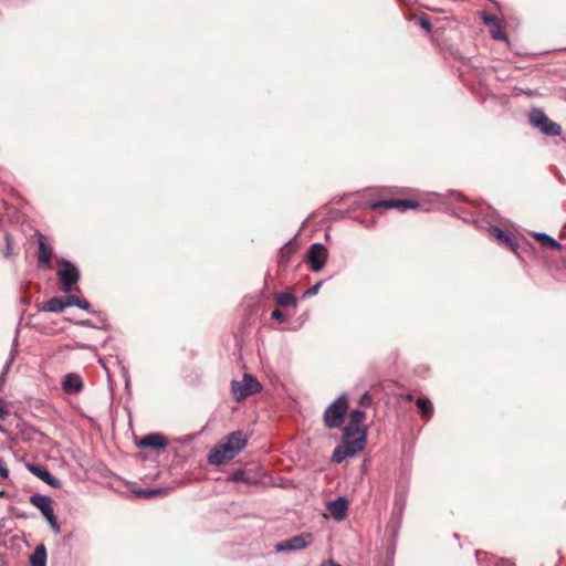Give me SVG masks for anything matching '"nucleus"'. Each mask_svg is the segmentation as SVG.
<instances>
[{"instance_id":"f257e3e1","label":"nucleus","mask_w":566,"mask_h":566,"mask_svg":"<svg viewBox=\"0 0 566 566\" xmlns=\"http://www.w3.org/2000/svg\"><path fill=\"white\" fill-rule=\"evenodd\" d=\"M348 409V400L345 395L339 396L324 412V423L327 428H339L344 422Z\"/></svg>"},{"instance_id":"f03ea898","label":"nucleus","mask_w":566,"mask_h":566,"mask_svg":"<svg viewBox=\"0 0 566 566\" xmlns=\"http://www.w3.org/2000/svg\"><path fill=\"white\" fill-rule=\"evenodd\" d=\"M259 380L250 374H244L241 381L232 380L231 392L237 401L254 395L261 390Z\"/></svg>"},{"instance_id":"7ed1b4c3","label":"nucleus","mask_w":566,"mask_h":566,"mask_svg":"<svg viewBox=\"0 0 566 566\" xmlns=\"http://www.w3.org/2000/svg\"><path fill=\"white\" fill-rule=\"evenodd\" d=\"M366 418V413L361 410H354L349 415V421L344 429V434L355 440L361 439L363 443H366L367 429L363 424Z\"/></svg>"},{"instance_id":"20e7f679","label":"nucleus","mask_w":566,"mask_h":566,"mask_svg":"<svg viewBox=\"0 0 566 566\" xmlns=\"http://www.w3.org/2000/svg\"><path fill=\"white\" fill-rule=\"evenodd\" d=\"M530 123L547 136H558L562 132L560 126L557 123L552 122L539 108L531 111Z\"/></svg>"},{"instance_id":"39448f33","label":"nucleus","mask_w":566,"mask_h":566,"mask_svg":"<svg viewBox=\"0 0 566 566\" xmlns=\"http://www.w3.org/2000/svg\"><path fill=\"white\" fill-rule=\"evenodd\" d=\"M365 448L361 439L355 440L350 437L343 434V444L337 447L333 452V461L336 463L343 462L347 457H355L360 453Z\"/></svg>"},{"instance_id":"423d86ee","label":"nucleus","mask_w":566,"mask_h":566,"mask_svg":"<svg viewBox=\"0 0 566 566\" xmlns=\"http://www.w3.org/2000/svg\"><path fill=\"white\" fill-rule=\"evenodd\" d=\"M30 503L32 505H34L36 509H39L41 511V513L43 514V516L49 522V524L51 525V527L55 532H59L60 528H59V525H57L56 517L54 515L52 500L49 496H46V495L33 494L30 497Z\"/></svg>"},{"instance_id":"0eeeda50","label":"nucleus","mask_w":566,"mask_h":566,"mask_svg":"<svg viewBox=\"0 0 566 566\" xmlns=\"http://www.w3.org/2000/svg\"><path fill=\"white\" fill-rule=\"evenodd\" d=\"M57 275L65 293L72 291V285L76 284L80 279L78 270L67 261L59 262Z\"/></svg>"},{"instance_id":"6e6552de","label":"nucleus","mask_w":566,"mask_h":566,"mask_svg":"<svg viewBox=\"0 0 566 566\" xmlns=\"http://www.w3.org/2000/svg\"><path fill=\"white\" fill-rule=\"evenodd\" d=\"M238 453L237 449L222 440L210 451L208 462L213 465H221L232 460Z\"/></svg>"},{"instance_id":"1a4fd4ad","label":"nucleus","mask_w":566,"mask_h":566,"mask_svg":"<svg viewBox=\"0 0 566 566\" xmlns=\"http://www.w3.org/2000/svg\"><path fill=\"white\" fill-rule=\"evenodd\" d=\"M313 542V536L310 533H303L291 538L284 539L275 545L276 552H286V551H300Z\"/></svg>"},{"instance_id":"9d476101","label":"nucleus","mask_w":566,"mask_h":566,"mask_svg":"<svg viewBox=\"0 0 566 566\" xmlns=\"http://www.w3.org/2000/svg\"><path fill=\"white\" fill-rule=\"evenodd\" d=\"M327 259V250L321 243H314L311 245L307 260L310 262L311 269L314 272L321 271Z\"/></svg>"},{"instance_id":"9b49d317","label":"nucleus","mask_w":566,"mask_h":566,"mask_svg":"<svg viewBox=\"0 0 566 566\" xmlns=\"http://www.w3.org/2000/svg\"><path fill=\"white\" fill-rule=\"evenodd\" d=\"M416 207H418V203L416 201H412V200H399V199L381 200V201H377V202L371 203V208L373 209H378V208L391 209V208H396V209H399L401 211H403L406 209H413Z\"/></svg>"},{"instance_id":"f8f14e48","label":"nucleus","mask_w":566,"mask_h":566,"mask_svg":"<svg viewBox=\"0 0 566 566\" xmlns=\"http://www.w3.org/2000/svg\"><path fill=\"white\" fill-rule=\"evenodd\" d=\"M28 469L35 476L41 479L43 482L49 484L52 488L59 489L61 488V481L54 478L45 467L43 465H28Z\"/></svg>"},{"instance_id":"ddd939ff","label":"nucleus","mask_w":566,"mask_h":566,"mask_svg":"<svg viewBox=\"0 0 566 566\" xmlns=\"http://www.w3.org/2000/svg\"><path fill=\"white\" fill-rule=\"evenodd\" d=\"M83 387L82 378L75 373L66 374L62 380V388L67 394H77Z\"/></svg>"},{"instance_id":"4468645a","label":"nucleus","mask_w":566,"mask_h":566,"mask_svg":"<svg viewBox=\"0 0 566 566\" xmlns=\"http://www.w3.org/2000/svg\"><path fill=\"white\" fill-rule=\"evenodd\" d=\"M483 22L488 27H490V33L493 39L506 41L505 32H504L499 19L495 15L484 13Z\"/></svg>"},{"instance_id":"2eb2a0df","label":"nucleus","mask_w":566,"mask_h":566,"mask_svg":"<svg viewBox=\"0 0 566 566\" xmlns=\"http://www.w3.org/2000/svg\"><path fill=\"white\" fill-rule=\"evenodd\" d=\"M347 509V501L343 497H338L337 500L328 502L327 504V511L336 521H342L345 518Z\"/></svg>"},{"instance_id":"dca6fc26","label":"nucleus","mask_w":566,"mask_h":566,"mask_svg":"<svg viewBox=\"0 0 566 566\" xmlns=\"http://www.w3.org/2000/svg\"><path fill=\"white\" fill-rule=\"evenodd\" d=\"M167 444V440L164 436L159 433H151L146 437H144L139 442L138 446L142 448H151V449H159L164 448Z\"/></svg>"},{"instance_id":"f3484780","label":"nucleus","mask_w":566,"mask_h":566,"mask_svg":"<svg viewBox=\"0 0 566 566\" xmlns=\"http://www.w3.org/2000/svg\"><path fill=\"white\" fill-rule=\"evenodd\" d=\"M230 447L237 449L238 452L243 450L247 446L248 439L247 436L242 431H234L228 434L223 439Z\"/></svg>"},{"instance_id":"a211bd4d","label":"nucleus","mask_w":566,"mask_h":566,"mask_svg":"<svg viewBox=\"0 0 566 566\" xmlns=\"http://www.w3.org/2000/svg\"><path fill=\"white\" fill-rule=\"evenodd\" d=\"M229 480L232 482H242L245 484H256L258 483V478H256L255 473H253L252 471H249V470H239V471L234 472L230 476Z\"/></svg>"},{"instance_id":"6ab92c4d","label":"nucleus","mask_w":566,"mask_h":566,"mask_svg":"<svg viewBox=\"0 0 566 566\" xmlns=\"http://www.w3.org/2000/svg\"><path fill=\"white\" fill-rule=\"evenodd\" d=\"M52 250L45 244L43 237L39 240V263L45 268L50 266Z\"/></svg>"},{"instance_id":"aec40b11","label":"nucleus","mask_w":566,"mask_h":566,"mask_svg":"<svg viewBox=\"0 0 566 566\" xmlns=\"http://www.w3.org/2000/svg\"><path fill=\"white\" fill-rule=\"evenodd\" d=\"M31 566H46V551L43 545L36 546L30 557Z\"/></svg>"},{"instance_id":"412c9836","label":"nucleus","mask_w":566,"mask_h":566,"mask_svg":"<svg viewBox=\"0 0 566 566\" xmlns=\"http://www.w3.org/2000/svg\"><path fill=\"white\" fill-rule=\"evenodd\" d=\"M489 232H490V235L492 238H494L499 242H503V243H506V244H510V245L513 242L512 234L510 232L505 231V230H502L499 227H491L489 229Z\"/></svg>"},{"instance_id":"4be33fe9","label":"nucleus","mask_w":566,"mask_h":566,"mask_svg":"<svg viewBox=\"0 0 566 566\" xmlns=\"http://www.w3.org/2000/svg\"><path fill=\"white\" fill-rule=\"evenodd\" d=\"M65 308L63 298L52 297L43 305V310L48 312L60 313Z\"/></svg>"},{"instance_id":"5701e85b","label":"nucleus","mask_w":566,"mask_h":566,"mask_svg":"<svg viewBox=\"0 0 566 566\" xmlns=\"http://www.w3.org/2000/svg\"><path fill=\"white\" fill-rule=\"evenodd\" d=\"M417 407L426 418L431 417L433 412L432 403L428 398L419 397L416 401Z\"/></svg>"},{"instance_id":"b1692460","label":"nucleus","mask_w":566,"mask_h":566,"mask_svg":"<svg viewBox=\"0 0 566 566\" xmlns=\"http://www.w3.org/2000/svg\"><path fill=\"white\" fill-rule=\"evenodd\" d=\"M533 237L541 243L547 244L548 247L559 250L562 245L552 237L546 233L536 232Z\"/></svg>"},{"instance_id":"393cba45","label":"nucleus","mask_w":566,"mask_h":566,"mask_svg":"<svg viewBox=\"0 0 566 566\" xmlns=\"http://www.w3.org/2000/svg\"><path fill=\"white\" fill-rule=\"evenodd\" d=\"M276 302L281 306L295 305L296 298L292 293H280L276 296Z\"/></svg>"},{"instance_id":"a878e982","label":"nucleus","mask_w":566,"mask_h":566,"mask_svg":"<svg viewBox=\"0 0 566 566\" xmlns=\"http://www.w3.org/2000/svg\"><path fill=\"white\" fill-rule=\"evenodd\" d=\"M293 251H294V249L290 244H286L281 250L280 264L286 263L289 261L290 255L293 253Z\"/></svg>"},{"instance_id":"bb28decb","label":"nucleus","mask_w":566,"mask_h":566,"mask_svg":"<svg viewBox=\"0 0 566 566\" xmlns=\"http://www.w3.org/2000/svg\"><path fill=\"white\" fill-rule=\"evenodd\" d=\"M160 493H164V490H161V489H149V490L136 491V494L138 496H145V497H151V496H155V495L160 494Z\"/></svg>"},{"instance_id":"cd10ccee","label":"nucleus","mask_w":566,"mask_h":566,"mask_svg":"<svg viewBox=\"0 0 566 566\" xmlns=\"http://www.w3.org/2000/svg\"><path fill=\"white\" fill-rule=\"evenodd\" d=\"M78 297L74 296V295H69L66 296L63 301H64V306L67 307V306H77L78 304Z\"/></svg>"},{"instance_id":"c85d7f7f","label":"nucleus","mask_w":566,"mask_h":566,"mask_svg":"<svg viewBox=\"0 0 566 566\" xmlns=\"http://www.w3.org/2000/svg\"><path fill=\"white\" fill-rule=\"evenodd\" d=\"M0 476L2 479L9 478V470L7 468L6 461L2 458H0Z\"/></svg>"},{"instance_id":"c756f323","label":"nucleus","mask_w":566,"mask_h":566,"mask_svg":"<svg viewBox=\"0 0 566 566\" xmlns=\"http://www.w3.org/2000/svg\"><path fill=\"white\" fill-rule=\"evenodd\" d=\"M323 284V282H317L315 285H313L311 289H308L306 292H305V296H313L315 294L318 293V290L321 287V285Z\"/></svg>"},{"instance_id":"7c9ffc66","label":"nucleus","mask_w":566,"mask_h":566,"mask_svg":"<svg viewBox=\"0 0 566 566\" xmlns=\"http://www.w3.org/2000/svg\"><path fill=\"white\" fill-rule=\"evenodd\" d=\"M359 405L361 407H369L371 405V397L368 394L363 395Z\"/></svg>"},{"instance_id":"2f4dec72","label":"nucleus","mask_w":566,"mask_h":566,"mask_svg":"<svg viewBox=\"0 0 566 566\" xmlns=\"http://www.w3.org/2000/svg\"><path fill=\"white\" fill-rule=\"evenodd\" d=\"M77 307H80V308H82V310H84V311H87V312H90V311H91L90 303H88L86 300H83V298H80V300H78Z\"/></svg>"},{"instance_id":"473e14b6","label":"nucleus","mask_w":566,"mask_h":566,"mask_svg":"<svg viewBox=\"0 0 566 566\" xmlns=\"http://www.w3.org/2000/svg\"><path fill=\"white\" fill-rule=\"evenodd\" d=\"M272 317H273L274 319L280 321V322H283V321H284V314H283L280 310H274V311L272 312Z\"/></svg>"},{"instance_id":"72a5a7b5","label":"nucleus","mask_w":566,"mask_h":566,"mask_svg":"<svg viewBox=\"0 0 566 566\" xmlns=\"http://www.w3.org/2000/svg\"><path fill=\"white\" fill-rule=\"evenodd\" d=\"M420 25L427 30V31H430L431 30V24L430 22L427 20V19H421L420 20Z\"/></svg>"},{"instance_id":"f704fd0d","label":"nucleus","mask_w":566,"mask_h":566,"mask_svg":"<svg viewBox=\"0 0 566 566\" xmlns=\"http://www.w3.org/2000/svg\"><path fill=\"white\" fill-rule=\"evenodd\" d=\"M321 566H340L338 563L334 562L333 559H327L322 563Z\"/></svg>"},{"instance_id":"c9c22d12","label":"nucleus","mask_w":566,"mask_h":566,"mask_svg":"<svg viewBox=\"0 0 566 566\" xmlns=\"http://www.w3.org/2000/svg\"><path fill=\"white\" fill-rule=\"evenodd\" d=\"M7 413L6 407L3 405V401L0 399V418H2ZM0 431H2V428L0 427Z\"/></svg>"},{"instance_id":"e433bc0d","label":"nucleus","mask_w":566,"mask_h":566,"mask_svg":"<svg viewBox=\"0 0 566 566\" xmlns=\"http://www.w3.org/2000/svg\"><path fill=\"white\" fill-rule=\"evenodd\" d=\"M76 348H88V349H94V347L92 346H88V345H83V344H76L75 345Z\"/></svg>"},{"instance_id":"4c0bfd02","label":"nucleus","mask_w":566,"mask_h":566,"mask_svg":"<svg viewBox=\"0 0 566 566\" xmlns=\"http://www.w3.org/2000/svg\"><path fill=\"white\" fill-rule=\"evenodd\" d=\"M80 325H83V326H92L91 322L90 321H82L78 323Z\"/></svg>"}]
</instances>
